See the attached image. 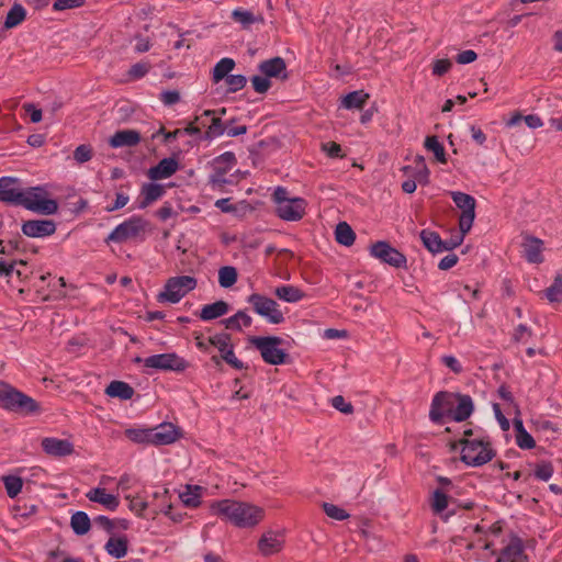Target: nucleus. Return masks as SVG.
Listing matches in <instances>:
<instances>
[{
    "label": "nucleus",
    "instance_id": "8fccbe9b",
    "mask_svg": "<svg viewBox=\"0 0 562 562\" xmlns=\"http://www.w3.org/2000/svg\"><path fill=\"white\" fill-rule=\"evenodd\" d=\"M448 507V496L440 490H436L432 494L431 508L434 513L440 514Z\"/></svg>",
    "mask_w": 562,
    "mask_h": 562
},
{
    "label": "nucleus",
    "instance_id": "4d7b16f0",
    "mask_svg": "<svg viewBox=\"0 0 562 562\" xmlns=\"http://www.w3.org/2000/svg\"><path fill=\"white\" fill-rule=\"evenodd\" d=\"M516 442L521 449H532L536 446L535 439L526 429H520L519 434H516Z\"/></svg>",
    "mask_w": 562,
    "mask_h": 562
},
{
    "label": "nucleus",
    "instance_id": "1a4fd4ad",
    "mask_svg": "<svg viewBox=\"0 0 562 562\" xmlns=\"http://www.w3.org/2000/svg\"><path fill=\"white\" fill-rule=\"evenodd\" d=\"M247 302L251 304L252 310L258 315L265 317L270 324H281L284 322L283 313L279 310L278 303L262 294L252 293Z\"/></svg>",
    "mask_w": 562,
    "mask_h": 562
},
{
    "label": "nucleus",
    "instance_id": "ddd939ff",
    "mask_svg": "<svg viewBox=\"0 0 562 562\" xmlns=\"http://www.w3.org/2000/svg\"><path fill=\"white\" fill-rule=\"evenodd\" d=\"M370 255L394 268L406 267V257L387 241L380 240L372 244Z\"/></svg>",
    "mask_w": 562,
    "mask_h": 562
},
{
    "label": "nucleus",
    "instance_id": "20e7f679",
    "mask_svg": "<svg viewBox=\"0 0 562 562\" xmlns=\"http://www.w3.org/2000/svg\"><path fill=\"white\" fill-rule=\"evenodd\" d=\"M272 201L276 203V214L281 220L295 222L305 214L306 201L302 198H290L288 190L283 187L276 188Z\"/></svg>",
    "mask_w": 562,
    "mask_h": 562
},
{
    "label": "nucleus",
    "instance_id": "bb28decb",
    "mask_svg": "<svg viewBox=\"0 0 562 562\" xmlns=\"http://www.w3.org/2000/svg\"><path fill=\"white\" fill-rule=\"evenodd\" d=\"M105 551L115 559L124 558L128 551V540L123 537H111L104 546Z\"/></svg>",
    "mask_w": 562,
    "mask_h": 562
},
{
    "label": "nucleus",
    "instance_id": "3c124183",
    "mask_svg": "<svg viewBox=\"0 0 562 562\" xmlns=\"http://www.w3.org/2000/svg\"><path fill=\"white\" fill-rule=\"evenodd\" d=\"M322 507H323L325 514L333 519L345 520L349 517V514L345 509H342L334 504L323 503Z\"/></svg>",
    "mask_w": 562,
    "mask_h": 562
},
{
    "label": "nucleus",
    "instance_id": "aec40b11",
    "mask_svg": "<svg viewBox=\"0 0 562 562\" xmlns=\"http://www.w3.org/2000/svg\"><path fill=\"white\" fill-rule=\"evenodd\" d=\"M524 256L528 262L541 263L543 261V241L533 236H525L521 244Z\"/></svg>",
    "mask_w": 562,
    "mask_h": 562
},
{
    "label": "nucleus",
    "instance_id": "f03ea898",
    "mask_svg": "<svg viewBox=\"0 0 562 562\" xmlns=\"http://www.w3.org/2000/svg\"><path fill=\"white\" fill-rule=\"evenodd\" d=\"M0 407L23 416L36 415L41 412V406L34 398L2 381H0Z\"/></svg>",
    "mask_w": 562,
    "mask_h": 562
},
{
    "label": "nucleus",
    "instance_id": "423d86ee",
    "mask_svg": "<svg viewBox=\"0 0 562 562\" xmlns=\"http://www.w3.org/2000/svg\"><path fill=\"white\" fill-rule=\"evenodd\" d=\"M198 281L191 276L171 277L166 281L164 291L157 295L159 303L176 304L196 288Z\"/></svg>",
    "mask_w": 562,
    "mask_h": 562
},
{
    "label": "nucleus",
    "instance_id": "7ed1b4c3",
    "mask_svg": "<svg viewBox=\"0 0 562 562\" xmlns=\"http://www.w3.org/2000/svg\"><path fill=\"white\" fill-rule=\"evenodd\" d=\"M459 446H462L461 461L470 467H481L495 457L490 440L462 438L450 443L451 450H456Z\"/></svg>",
    "mask_w": 562,
    "mask_h": 562
},
{
    "label": "nucleus",
    "instance_id": "ea45409f",
    "mask_svg": "<svg viewBox=\"0 0 562 562\" xmlns=\"http://www.w3.org/2000/svg\"><path fill=\"white\" fill-rule=\"evenodd\" d=\"M26 12L25 9L21 4H13L10 11L7 14L4 21L5 29H12L22 23L25 19Z\"/></svg>",
    "mask_w": 562,
    "mask_h": 562
},
{
    "label": "nucleus",
    "instance_id": "338daca9",
    "mask_svg": "<svg viewBox=\"0 0 562 562\" xmlns=\"http://www.w3.org/2000/svg\"><path fill=\"white\" fill-rule=\"evenodd\" d=\"M59 557L63 558L61 562H83L80 558L67 557L65 551L60 550L59 548L48 552L46 562H55V560Z\"/></svg>",
    "mask_w": 562,
    "mask_h": 562
},
{
    "label": "nucleus",
    "instance_id": "a878e982",
    "mask_svg": "<svg viewBox=\"0 0 562 562\" xmlns=\"http://www.w3.org/2000/svg\"><path fill=\"white\" fill-rule=\"evenodd\" d=\"M258 69L266 77H278L281 72L285 71L286 65L282 57H273L263 60L259 64Z\"/></svg>",
    "mask_w": 562,
    "mask_h": 562
},
{
    "label": "nucleus",
    "instance_id": "4be33fe9",
    "mask_svg": "<svg viewBox=\"0 0 562 562\" xmlns=\"http://www.w3.org/2000/svg\"><path fill=\"white\" fill-rule=\"evenodd\" d=\"M86 496L90 502L101 504L109 510H115L120 504L117 496L109 494L106 490L102 487L90 490Z\"/></svg>",
    "mask_w": 562,
    "mask_h": 562
},
{
    "label": "nucleus",
    "instance_id": "5701e85b",
    "mask_svg": "<svg viewBox=\"0 0 562 562\" xmlns=\"http://www.w3.org/2000/svg\"><path fill=\"white\" fill-rule=\"evenodd\" d=\"M140 142V134L135 130H123L117 131L111 138L109 139V145L112 148L120 147H132L136 146Z\"/></svg>",
    "mask_w": 562,
    "mask_h": 562
},
{
    "label": "nucleus",
    "instance_id": "a18cd8bd",
    "mask_svg": "<svg viewBox=\"0 0 562 562\" xmlns=\"http://www.w3.org/2000/svg\"><path fill=\"white\" fill-rule=\"evenodd\" d=\"M40 191L41 188L38 187L30 188L27 191H23V198L21 199L20 205L24 206L26 210L33 211V207L30 204H36L43 199Z\"/></svg>",
    "mask_w": 562,
    "mask_h": 562
},
{
    "label": "nucleus",
    "instance_id": "0eeeda50",
    "mask_svg": "<svg viewBox=\"0 0 562 562\" xmlns=\"http://www.w3.org/2000/svg\"><path fill=\"white\" fill-rule=\"evenodd\" d=\"M32 274V271L24 260L5 261L0 259V278L13 288L18 289L19 293H24L22 284L25 283Z\"/></svg>",
    "mask_w": 562,
    "mask_h": 562
},
{
    "label": "nucleus",
    "instance_id": "49530a36",
    "mask_svg": "<svg viewBox=\"0 0 562 562\" xmlns=\"http://www.w3.org/2000/svg\"><path fill=\"white\" fill-rule=\"evenodd\" d=\"M209 344L216 347L221 355H223L228 348L233 346L231 335L226 333H221L209 337Z\"/></svg>",
    "mask_w": 562,
    "mask_h": 562
},
{
    "label": "nucleus",
    "instance_id": "13d9d810",
    "mask_svg": "<svg viewBox=\"0 0 562 562\" xmlns=\"http://www.w3.org/2000/svg\"><path fill=\"white\" fill-rule=\"evenodd\" d=\"M223 361L229 364L232 368L236 370H241L245 368L243 361H240L234 352V347L228 348L223 355H221Z\"/></svg>",
    "mask_w": 562,
    "mask_h": 562
},
{
    "label": "nucleus",
    "instance_id": "6ab92c4d",
    "mask_svg": "<svg viewBox=\"0 0 562 562\" xmlns=\"http://www.w3.org/2000/svg\"><path fill=\"white\" fill-rule=\"evenodd\" d=\"M178 169L179 162L175 158H164L156 166L148 169L147 176L154 181L167 179L175 175Z\"/></svg>",
    "mask_w": 562,
    "mask_h": 562
},
{
    "label": "nucleus",
    "instance_id": "09e8293b",
    "mask_svg": "<svg viewBox=\"0 0 562 562\" xmlns=\"http://www.w3.org/2000/svg\"><path fill=\"white\" fill-rule=\"evenodd\" d=\"M533 475L540 481H549L553 475V467L550 462H540L535 467Z\"/></svg>",
    "mask_w": 562,
    "mask_h": 562
},
{
    "label": "nucleus",
    "instance_id": "603ef678",
    "mask_svg": "<svg viewBox=\"0 0 562 562\" xmlns=\"http://www.w3.org/2000/svg\"><path fill=\"white\" fill-rule=\"evenodd\" d=\"M92 156H93V149H92L91 145H88V144L79 145L74 150V159L78 164H83V162L89 161L92 158Z\"/></svg>",
    "mask_w": 562,
    "mask_h": 562
},
{
    "label": "nucleus",
    "instance_id": "864d4df0",
    "mask_svg": "<svg viewBox=\"0 0 562 562\" xmlns=\"http://www.w3.org/2000/svg\"><path fill=\"white\" fill-rule=\"evenodd\" d=\"M150 429H127L125 435L134 442L151 443Z\"/></svg>",
    "mask_w": 562,
    "mask_h": 562
},
{
    "label": "nucleus",
    "instance_id": "37998d69",
    "mask_svg": "<svg viewBox=\"0 0 562 562\" xmlns=\"http://www.w3.org/2000/svg\"><path fill=\"white\" fill-rule=\"evenodd\" d=\"M7 494L10 498L16 497L23 487V480L16 475H7L2 479Z\"/></svg>",
    "mask_w": 562,
    "mask_h": 562
},
{
    "label": "nucleus",
    "instance_id": "052dcab7",
    "mask_svg": "<svg viewBox=\"0 0 562 562\" xmlns=\"http://www.w3.org/2000/svg\"><path fill=\"white\" fill-rule=\"evenodd\" d=\"M85 3V0H55L53 9L55 11H64L67 9L80 8Z\"/></svg>",
    "mask_w": 562,
    "mask_h": 562
},
{
    "label": "nucleus",
    "instance_id": "e433bc0d",
    "mask_svg": "<svg viewBox=\"0 0 562 562\" xmlns=\"http://www.w3.org/2000/svg\"><path fill=\"white\" fill-rule=\"evenodd\" d=\"M369 99V94L363 90H357L348 93L342 99V105L346 109H362Z\"/></svg>",
    "mask_w": 562,
    "mask_h": 562
},
{
    "label": "nucleus",
    "instance_id": "a19ab883",
    "mask_svg": "<svg viewBox=\"0 0 562 562\" xmlns=\"http://www.w3.org/2000/svg\"><path fill=\"white\" fill-rule=\"evenodd\" d=\"M543 295L551 303H557L562 301V273H558L554 278L553 283L546 289Z\"/></svg>",
    "mask_w": 562,
    "mask_h": 562
},
{
    "label": "nucleus",
    "instance_id": "cd10ccee",
    "mask_svg": "<svg viewBox=\"0 0 562 562\" xmlns=\"http://www.w3.org/2000/svg\"><path fill=\"white\" fill-rule=\"evenodd\" d=\"M229 310V305L225 301H216L212 304H206L200 311V318L202 321H212L225 315Z\"/></svg>",
    "mask_w": 562,
    "mask_h": 562
},
{
    "label": "nucleus",
    "instance_id": "79ce46f5",
    "mask_svg": "<svg viewBox=\"0 0 562 562\" xmlns=\"http://www.w3.org/2000/svg\"><path fill=\"white\" fill-rule=\"evenodd\" d=\"M237 270L234 267L225 266L218 270V283L222 288H231L237 281Z\"/></svg>",
    "mask_w": 562,
    "mask_h": 562
},
{
    "label": "nucleus",
    "instance_id": "f257e3e1",
    "mask_svg": "<svg viewBox=\"0 0 562 562\" xmlns=\"http://www.w3.org/2000/svg\"><path fill=\"white\" fill-rule=\"evenodd\" d=\"M212 514L238 528H251L265 517V510L250 503L235 499L215 501L210 505Z\"/></svg>",
    "mask_w": 562,
    "mask_h": 562
},
{
    "label": "nucleus",
    "instance_id": "f8f14e48",
    "mask_svg": "<svg viewBox=\"0 0 562 562\" xmlns=\"http://www.w3.org/2000/svg\"><path fill=\"white\" fill-rule=\"evenodd\" d=\"M456 405V393L440 391L431 402L429 418L436 424H441L445 416H452L453 407Z\"/></svg>",
    "mask_w": 562,
    "mask_h": 562
},
{
    "label": "nucleus",
    "instance_id": "2f4dec72",
    "mask_svg": "<svg viewBox=\"0 0 562 562\" xmlns=\"http://www.w3.org/2000/svg\"><path fill=\"white\" fill-rule=\"evenodd\" d=\"M274 294L278 299L295 303L304 297V293L296 286L293 285H281L274 290Z\"/></svg>",
    "mask_w": 562,
    "mask_h": 562
},
{
    "label": "nucleus",
    "instance_id": "f3484780",
    "mask_svg": "<svg viewBox=\"0 0 562 562\" xmlns=\"http://www.w3.org/2000/svg\"><path fill=\"white\" fill-rule=\"evenodd\" d=\"M528 557L525 553L522 541L517 536H514L509 543L501 551V555L496 562H528Z\"/></svg>",
    "mask_w": 562,
    "mask_h": 562
},
{
    "label": "nucleus",
    "instance_id": "69168bd1",
    "mask_svg": "<svg viewBox=\"0 0 562 562\" xmlns=\"http://www.w3.org/2000/svg\"><path fill=\"white\" fill-rule=\"evenodd\" d=\"M149 507V503L144 501L142 497L136 496L130 499V508L135 512L138 516H144V512Z\"/></svg>",
    "mask_w": 562,
    "mask_h": 562
},
{
    "label": "nucleus",
    "instance_id": "6e6d98bb",
    "mask_svg": "<svg viewBox=\"0 0 562 562\" xmlns=\"http://www.w3.org/2000/svg\"><path fill=\"white\" fill-rule=\"evenodd\" d=\"M232 18L235 22L240 23L245 27L249 26L256 21L255 15L250 11H244L239 9H236L232 12Z\"/></svg>",
    "mask_w": 562,
    "mask_h": 562
},
{
    "label": "nucleus",
    "instance_id": "c9c22d12",
    "mask_svg": "<svg viewBox=\"0 0 562 562\" xmlns=\"http://www.w3.org/2000/svg\"><path fill=\"white\" fill-rule=\"evenodd\" d=\"M201 495H202L201 486L187 485L186 491L180 494V498L186 506L195 508L200 505Z\"/></svg>",
    "mask_w": 562,
    "mask_h": 562
},
{
    "label": "nucleus",
    "instance_id": "393cba45",
    "mask_svg": "<svg viewBox=\"0 0 562 562\" xmlns=\"http://www.w3.org/2000/svg\"><path fill=\"white\" fill-rule=\"evenodd\" d=\"M282 547L283 542L272 531L263 533L258 541V549L265 557L280 552Z\"/></svg>",
    "mask_w": 562,
    "mask_h": 562
},
{
    "label": "nucleus",
    "instance_id": "72a5a7b5",
    "mask_svg": "<svg viewBox=\"0 0 562 562\" xmlns=\"http://www.w3.org/2000/svg\"><path fill=\"white\" fill-rule=\"evenodd\" d=\"M223 323L227 329L240 330L243 326H251L252 319L245 311H238L235 315L224 319Z\"/></svg>",
    "mask_w": 562,
    "mask_h": 562
},
{
    "label": "nucleus",
    "instance_id": "5fc2aeb1",
    "mask_svg": "<svg viewBox=\"0 0 562 562\" xmlns=\"http://www.w3.org/2000/svg\"><path fill=\"white\" fill-rule=\"evenodd\" d=\"M225 80L228 86V92L241 90L247 83V79L244 75H228Z\"/></svg>",
    "mask_w": 562,
    "mask_h": 562
},
{
    "label": "nucleus",
    "instance_id": "bf43d9fd",
    "mask_svg": "<svg viewBox=\"0 0 562 562\" xmlns=\"http://www.w3.org/2000/svg\"><path fill=\"white\" fill-rule=\"evenodd\" d=\"M251 83H252L254 90L258 93H266L271 87V81L266 76L265 77L254 76L251 78Z\"/></svg>",
    "mask_w": 562,
    "mask_h": 562
},
{
    "label": "nucleus",
    "instance_id": "c03bdc74",
    "mask_svg": "<svg viewBox=\"0 0 562 562\" xmlns=\"http://www.w3.org/2000/svg\"><path fill=\"white\" fill-rule=\"evenodd\" d=\"M33 207V212L44 214V215H52L55 214L58 211V203L56 200L53 199H46L43 196L41 202L36 204H31Z\"/></svg>",
    "mask_w": 562,
    "mask_h": 562
},
{
    "label": "nucleus",
    "instance_id": "e2e57ef3",
    "mask_svg": "<svg viewBox=\"0 0 562 562\" xmlns=\"http://www.w3.org/2000/svg\"><path fill=\"white\" fill-rule=\"evenodd\" d=\"M23 239L21 236H16L8 241V247L4 245V240L0 239V254H11L13 250H20Z\"/></svg>",
    "mask_w": 562,
    "mask_h": 562
},
{
    "label": "nucleus",
    "instance_id": "a211bd4d",
    "mask_svg": "<svg viewBox=\"0 0 562 562\" xmlns=\"http://www.w3.org/2000/svg\"><path fill=\"white\" fill-rule=\"evenodd\" d=\"M44 452L52 457H66L74 453V445L67 439L46 437L41 443Z\"/></svg>",
    "mask_w": 562,
    "mask_h": 562
},
{
    "label": "nucleus",
    "instance_id": "c756f323",
    "mask_svg": "<svg viewBox=\"0 0 562 562\" xmlns=\"http://www.w3.org/2000/svg\"><path fill=\"white\" fill-rule=\"evenodd\" d=\"M420 239L423 245L432 254H438L443 251V240L437 232H432L429 229H423L420 232Z\"/></svg>",
    "mask_w": 562,
    "mask_h": 562
},
{
    "label": "nucleus",
    "instance_id": "473e14b6",
    "mask_svg": "<svg viewBox=\"0 0 562 562\" xmlns=\"http://www.w3.org/2000/svg\"><path fill=\"white\" fill-rule=\"evenodd\" d=\"M335 237L338 244L351 246L355 243L356 234L348 223L340 222L336 226Z\"/></svg>",
    "mask_w": 562,
    "mask_h": 562
},
{
    "label": "nucleus",
    "instance_id": "39448f33",
    "mask_svg": "<svg viewBox=\"0 0 562 562\" xmlns=\"http://www.w3.org/2000/svg\"><path fill=\"white\" fill-rule=\"evenodd\" d=\"M249 342L259 350L262 360L272 366H278L286 362L288 353L280 349L279 346L283 344V339L278 336H252Z\"/></svg>",
    "mask_w": 562,
    "mask_h": 562
},
{
    "label": "nucleus",
    "instance_id": "b1692460",
    "mask_svg": "<svg viewBox=\"0 0 562 562\" xmlns=\"http://www.w3.org/2000/svg\"><path fill=\"white\" fill-rule=\"evenodd\" d=\"M165 194V188L158 183H145L140 189V201L138 209H146Z\"/></svg>",
    "mask_w": 562,
    "mask_h": 562
},
{
    "label": "nucleus",
    "instance_id": "680f3d73",
    "mask_svg": "<svg viewBox=\"0 0 562 562\" xmlns=\"http://www.w3.org/2000/svg\"><path fill=\"white\" fill-rule=\"evenodd\" d=\"M322 149L327 154L330 158H341L342 149L341 146L335 142H327L322 144Z\"/></svg>",
    "mask_w": 562,
    "mask_h": 562
},
{
    "label": "nucleus",
    "instance_id": "774afa93",
    "mask_svg": "<svg viewBox=\"0 0 562 562\" xmlns=\"http://www.w3.org/2000/svg\"><path fill=\"white\" fill-rule=\"evenodd\" d=\"M452 66L449 59H437L432 65V74L435 76H443L447 74Z\"/></svg>",
    "mask_w": 562,
    "mask_h": 562
},
{
    "label": "nucleus",
    "instance_id": "6e6552de",
    "mask_svg": "<svg viewBox=\"0 0 562 562\" xmlns=\"http://www.w3.org/2000/svg\"><path fill=\"white\" fill-rule=\"evenodd\" d=\"M147 221L140 216H132L123 223L119 224L106 237L105 243H124L128 239L137 238L145 233Z\"/></svg>",
    "mask_w": 562,
    "mask_h": 562
},
{
    "label": "nucleus",
    "instance_id": "2eb2a0df",
    "mask_svg": "<svg viewBox=\"0 0 562 562\" xmlns=\"http://www.w3.org/2000/svg\"><path fill=\"white\" fill-rule=\"evenodd\" d=\"M23 191L19 188V180L12 177L0 178V202L20 205Z\"/></svg>",
    "mask_w": 562,
    "mask_h": 562
},
{
    "label": "nucleus",
    "instance_id": "7c9ffc66",
    "mask_svg": "<svg viewBox=\"0 0 562 562\" xmlns=\"http://www.w3.org/2000/svg\"><path fill=\"white\" fill-rule=\"evenodd\" d=\"M70 526L76 535L83 536L90 530L91 521L87 513L79 510L71 516Z\"/></svg>",
    "mask_w": 562,
    "mask_h": 562
},
{
    "label": "nucleus",
    "instance_id": "de8ad7c7",
    "mask_svg": "<svg viewBox=\"0 0 562 562\" xmlns=\"http://www.w3.org/2000/svg\"><path fill=\"white\" fill-rule=\"evenodd\" d=\"M236 164V157L232 151H226L213 160V168L224 167L225 171H229Z\"/></svg>",
    "mask_w": 562,
    "mask_h": 562
},
{
    "label": "nucleus",
    "instance_id": "dca6fc26",
    "mask_svg": "<svg viewBox=\"0 0 562 562\" xmlns=\"http://www.w3.org/2000/svg\"><path fill=\"white\" fill-rule=\"evenodd\" d=\"M180 430L171 423H162L154 429H150L149 436L151 443L165 446L175 442L180 437Z\"/></svg>",
    "mask_w": 562,
    "mask_h": 562
},
{
    "label": "nucleus",
    "instance_id": "c85d7f7f",
    "mask_svg": "<svg viewBox=\"0 0 562 562\" xmlns=\"http://www.w3.org/2000/svg\"><path fill=\"white\" fill-rule=\"evenodd\" d=\"M105 394L110 397L130 400L134 395V389L126 382L112 381L105 389Z\"/></svg>",
    "mask_w": 562,
    "mask_h": 562
},
{
    "label": "nucleus",
    "instance_id": "9b49d317",
    "mask_svg": "<svg viewBox=\"0 0 562 562\" xmlns=\"http://www.w3.org/2000/svg\"><path fill=\"white\" fill-rule=\"evenodd\" d=\"M451 198L456 205L462 210L459 217V227L463 234H467L470 232L475 218V199L463 192H451Z\"/></svg>",
    "mask_w": 562,
    "mask_h": 562
},
{
    "label": "nucleus",
    "instance_id": "4c0bfd02",
    "mask_svg": "<svg viewBox=\"0 0 562 562\" xmlns=\"http://www.w3.org/2000/svg\"><path fill=\"white\" fill-rule=\"evenodd\" d=\"M234 59L228 57L222 58L213 69V82L218 83L221 80L225 79L234 69Z\"/></svg>",
    "mask_w": 562,
    "mask_h": 562
},
{
    "label": "nucleus",
    "instance_id": "9d476101",
    "mask_svg": "<svg viewBox=\"0 0 562 562\" xmlns=\"http://www.w3.org/2000/svg\"><path fill=\"white\" fill-rule=\"evenodd\" d=\"M144 367L160 371L183 372L189 368V362L177 353L170 352L145 358Z\"/></svg>",
    "mask_w": 562,
    "mask_h": 562
},
{
    "label": "nucleus",
    "instance_id": "f704fd0d",
    "mask_svg": "<svg viewBox=\"0 0 562 562\" xmlns=\"http://www.w3.org/2000/svg\"><path fill=\"white\" fill-rule=\"evenodd\" d=\"M227 125L222 121L220 116L211 115L210 125L203 134L202 138L205 140H212L216 137L222 136L226 132Z\"/></svg>",
    "mask_w": 562,
    "mask_h": 562
},
{
    "label": "nucleus",
    "instance_id": "412c9836",
    "mask_svg": "<svg viewBox=\"0 0 562 562\" xmlns=\"http://www.w3.org/2000/svg\"><path fill=\"white\" fill-rule=\"evenodd\" d=\"M474 411V404L470 395L456 393V405L451 419L458 423L467 420Z\"/></svg>",
    "mask_w": 562,
    "mask_h": 562
},
{
    "label": "nucleus",
    "instance_id": "58836bf2",
    "mask_svg": "<svg viewBox=\"0 0 562 562\" xmlns=\"http://www.w3.org/2000/svg\"><path fill=\"white\" fill-rule=\"evenodd\" d=\"M424 146L428 151H431L437 161L441 164L447 162L446 150L443 145L438 140L437 136H427Z\"/></svg>",
    "mask_w": 562,
    "mask_h": 562
},
{
    "label": "nucleus",
    "instance_id": "0e129e2a",
    "mask_svg": "<svg viewBox=\"0 0 562 562\" xmlns=\"http://www.w3.org/2000/svg\"><path fill=\"white\" fill-rule=\"evenodd\" d=\"M331 404L337 411H339L344 414H352L353 413L352 404L346 402L341 395H337V396L333 397Z\"/></svg>",
    "mask_w": 562,
    "mask_h": 562
},
{
    "label": "nucleus",
    "instance_id": "4468645a",
    "mask_svg": "<svg viewBox=\"0 0 562 562\" xmlns=\"http://www.w3.org/2000/svg\"><path fill=\"white\" fill-rule=\"evenodd\" d=\"M55 232L56 224L53 220H30L22 224V233L27 237H47Z\"/></svg>",
    "mask_w": 562,
    "mask_h": 562
}]
</instances>
